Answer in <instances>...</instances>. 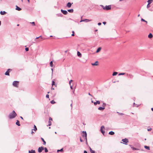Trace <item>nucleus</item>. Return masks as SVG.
Here are the masks:
<instances>
[{
    "label": "nucleus",
    "mask_w": 153,
    "mask_h": 153,
    "mask_svg": "<svg viewBox=\"0 0 153 153\" xmlns=\"http://www.w3.org/2000/svg\"><path fill=\"white\" fill-rule=\"evenodd\" d=\"M144 148L147 149H148L149 150L150 149V148H149V146H144Z\"/></svg>",
    "instance_id": "29"
},
{
    "label": "nucleus",
    "mask_w": 153,
    "mask_h": 153,
    "mask_svg": "<svg viewBox=\"0 0 153 153\" xmlns=\"http://www.w3.org/2000/svg\"><path fill=\"white\" fill-rule=\"evenodd\" d=\"M61 11L64 15H67L68 13L67 11L63 10L62 9L61 10Z\"/></svg>",
    "instance_id": "9"
},
{
    "label": "nucleus",
    "mask_w": 153,
    "mask_h": 153,
    "mask_svg": "<svg viewBox=\"0 0 153 153\" xmlns=\"http://www.w3.org/2000/svg\"><path fill=\"white\" fill-rule=\"evenodd\" d=\"M63 149H62L60 150H58L57 151V152H62L63 151Z\"/></svg>",
    "instance_id": "35"
},
{
    "label": "nucleus",
    "mask_w": 153,
    "mask_h": 153,
    "mask_svg": "<svg viewBox=\"0 0 153 153\" xmlns=\"http://www.w3.org/2000/svg\"><path fill=\"white\" fill-rule=\"evenodd\" d=\"M92 65H98V62L96 61L94 63H93L91 64Z\"/></svg>",
    "instance_id": "13"
},
{
    "label": "nucleus",
    "mask_w": 153,
    "mask_h": 153,
    "mask_svg": "<svg viewBox=\"0 0 153 153\" xmlns=\"http://www.w3.org/2000/svg\"><path fill=\"white\" fill-rule=\"evenodd\" d=\"M39 38V36L38 37H37L36 38V39H38V38Z\"/></svg>",
    "instance_id": "56"
},
{
    "label": "nucleus",
    "mask_w": 153,
    "mask_h": 153,
    "mask_svg": "<svg viewBox=\"0 0 153 153\" xmlns=\"http://www.w3.org/2000/svg\"><path fill=\"white\" fill-rule=\"evenodd\" d=\"M6 13V12L4 11H1L0 12V14L1 15H5Z\"/></svg>",
    "instance_id": "19"
},
{
    "label": "nucleus",
    "mask_w": 153,
    "mask_h": 153,
    "mask_svg": "<svg viewBox=\"0 0 153 153\" xmlns=\"http://www.w3.org/2000/svg\"><path fill=\"white\" fill-rule=\"evenodd\" d=\"M128 76H129V77L130 78H132L133 77V75H132V74H129L128 75Z\"/></svg>",
    "instance_id": "34"
},
{
    "label": "nucleus",
    "mask_w": 153,
    "mask_h": 153,
    "mask_svg": "<svg viewBox=\"0 0 153 153\" xmlns=\"http://www.w3.org/2000/svg\"><path fill=\"white\" fill-rule=\"evenodd\" d=\"M82 136V137H83L84 138H85L86 139L87 134L86 131H83Z\"/></svg>",
    "instance_id": "6"
},
{
    "label": "nucleus",
    "mask_w": 153,
    "mask_h": 153,
    "mask_svg": "<svg viewBox=\"0 0 153 153\" xmlns=\"http://www.w3.org/2000/svg\"><path fill=\"white\" fill-rule=\"evenodd\" d=\"M98 25H101V23L99 22V23H98Z\"/></svg>",
    "instance_id": "49"
},
{
    "label": "nucleus",
    "mask_w": 153,
    "mask_h": 153,
    "mask_svg": "<svg viewBox=\"0 0 153 153\" xmlns=\"http://www.w3.org/2000/svg\"><path fill=\"white\" fill-rule=\"evenodd\" d=\"M114 132L112 131H111L109 132V134L111 135H114Z\"/></svg>",
    "instance_id": "24"
},
{
    "label": "nucleus",
    "mask_w": 153,
    "mask_h": 153,
    "mask_svg": "<svg viewBox=\"0 0 153 153\" xmlns=\"http://www.w3.org/2000/svg\"><path fill=\"white\" fill-rule=\"evenodd\" d=\"M48 123H49L48 126H51V121H49Z\"/></svg>",
    "instance_id": "38"
},
{
    "label": "nucleus",
    "mask_w": 153,
    "mask_h": 153,
    "mask_svg": "<svg viewBox=\"0 0 153 153\" xmlns=\"http://www.w3.org/2000/svg\"><path fill=\"white\" fill-rule=\"evenodd\" d=\"M153 0H148L147 2L149 3V4H150L152 3Z\"/></svg>",
    "instance_id": "28"
},
{
    "label": "nucleus",
    "mask_w": 153,
    "mask_h": 153,
    "mask_svg": "<svg viewBox=\"0 0 153 153\" xmlns=\"http://www.w3.org/2000/svg\"><path fill=\"white\" fill-rule=\"evenodd\" d=\"M25 50L26 51H28L29 50V49L28 48H25Z\"/></svg>",
    "instance_id": "42"
},
{
    "label": "nucleus",
    "mask_w": 153,
    "mask_h": 153,
    "mask_svg": "<svg viewBox=\"0 0 153 153\" xmlns=\"http://www.w3.org/2000/svg\"><path fill=\"white\" fill-rule=\"evenodd\" d=\"M41 139L42 140V141H43V144L45 145L46 143V142L45 141V140H44V139L42 137V138H41Z\"/></svg>",
    "instance_id": "23"
},
{
    "label": "nucleus",
    "mask_w": 153,
    "mask_h": 153,
    "mask_svg": "<svg viewBox=\"0 0 153 153\" xmlns=\"http://www.w3.org/2000/svg\"><path fill=\"white\" fill-rule=\"evenodd\" d=\"M19 84V82L17 81H14L13 83V85L14 86L18 87Z\"/></svg>",
    "instance_id": "2"
},
{
    "label": "nucleus",
    "mask_w": 153,
    "mask_h": 153,
    "mask_svg": "<svg viewBox=\"0 0 153 153\" xmlns=\"http://www.w3.org/2000/svg\"><path fill=\"white\" fill-rule=\"evenodd\" d=\"M103 23L105 25V24H106V22H103Z\"/></svg>",
    "instance_id": "51"
},
{
    "label": "nucleus",
    "mask_w": 153,
    "mask_h": 153,
    "mask_svg": "<svg viewBox=\"0 0 153 153\" xmlns=\"http://www.w3.org/2000/svg\"><path fill=\"white\" fill-rule=\"evenodd\" d=\"M51 70H52V71H53V69H52Z\"/></svg>",
    "instance_id": "64"
},
{
    "label": "nucleus",
    "mask_w": 153,
    "mask_h": 153,
    "mask_svg": "<svg viewBox=\"0 0 153 153\" xmlns=\"http://www.w3.org/2000/svg\"><path fill=\"white\" fill-rule=\"evenodd\" d=\"M68 12H69L70 13H72L73 12L74 10L73 9H71L68 10Z\"/></svg>",
    "instance_id": "26"
},
{
    "label": "nucleus",
    "mask_w": 153,
    "mask_h": 153,
    "mask_svg": "<svg viewBox=\"0 0 153 153\" xmlns=\"http://www.w3.org/2000/svg\"><path fill=\"white\" fill-rule=\"evenodd\" d=\"M52 89L53 90H54V88H53V87H52Z\"/></svg>",
    "instance_id": "58"
},
{
    "label": "nucleus",
    "mask_w": 153,
    "mask_h": 153,
    "mask_svg": "<svg viewBox=\"0 0 153 153\" xmlns=\"http://www.w3.org/2000/svg\"><path fill=\"white\" fill-rule=\"evenodd\" d=\"M35 131H36V130H37V128L36 127V126L35 125H34V129H33Z\"/></svg>",
    "instance_id": "30"
},
{
    "label": "nucleus",
    "mask_w": 153,
    "mask_h": 153,
    "mask_svg": "<svg viewBox=\"0 0 153 153\" xmlns=\"http://www.w3.org/2000/svg\"><path fill=\"white\" fill-rule=\"evenodd\" d=\"M72 82V80H70L69 81V84H70V85H71V82Z\"/></svg>",
    "instance_id": "46"
},
{
    "label": "nucleus",
    "mask_w": 153,
    "mask_h": 153,
    "mask_svg": "<svg viewBox=\"0 0 153 153\" xmlns=\"http://www.w3.org/2000/svg\"><path fill=\"white\" fill-rule=\"evenodd\" d=\"M30 23H31L32 24H33V25H34V26L35 25V23H34V22H30Z\"/></svg>",
    "instance_id": "44"
},
{
    "label": "nucleus",
    "mask_w": 153,
    "mask_h": 153,
    "mask_svg": "<svg viewBox=\"0 0 153 153\" xmlns=\"http://www.w3.org/2000/svg\"><path fill=\"white\" fill-rule=\"evenodd\" d=\"M19 24H18V25H17V26H19Z\"/></svg>",
    "instance_id": "63"
},
{
    "label": "nucleus",
    "mask_w": 153,
    "mask_h": 153,
    "mask_svg": "<svg viewBox=\"0 0 153 153\" xmlns=\"http://www.w3.org/2000/svg\"><path fill=\"white\" fill-rule=\"evenodd\" d=\"M151 110L153 111V108H151Z\"/></svg>",
    "instance_id": "59"
},
{
    "label": "nucleus",
    "mask_w": 153,
    "mask_h": 153,
    "mask_svg": "<svg viewBox=\"0 0 153 153\" xmlns=\"http://www.w3.org/2000/svg\"><path fill=\"white\" fill-rule=\"evenodd\" d=\"M84 153H87V152L86 151H84Z\"/></svg>",
    "instance_id": "52"
},
{
    "label": "nucleus",
    "mask_w": 153,
    "mask_h": 153,
    "mask_svg": "<svg viewBox=\"0 0 153 153\" xmlns=\"http://www.w3.org/2000/svg\"><path fill=\"white\" fill-rule=\"evenodd\" d=\"M20 118H21L22 119H23V117H20Z\"/></svg>",
    "instance_id": "57"
},
{
    "label": "nucleus",
    "mask_w": 153,
    "mask_h": 153,
    "mask_svg": "<svg viewBox=\"0 0 153 153\" xmlns=\"http://www.w3.org/2000/svg\"><path fill=\"white\" fill-rule=\"evenodd\" d=\"M100 101H97L96 102H94V104L96 105L97 104H100Z\"/></svg>",
    "instance_id": "10"
},
{
    "label": "nucleus",
    "mask_w": 153,
    "mask_h": 153,
    "mask_svg": "<svg viewBox=\"0 0 153 153\" xmlns=\"http://www.w3.org/2000/svg\"><path fill=\"white\" fill-rule=\"evenodd\" d=\"M151 130V129H148V131H150Z\"/></svg>",
    "instance_id": "53"
},
{
    "label": "nucleus",
    "mask_w": 153,
    "mask_h": 153,
    "mask_svg": "<svg viewBox=\"0 0 153 153\" xmlns=\"http://www.w3.org/2000/svg\"><path fill=\"white\" fill-rule=\"evenodd\" d=\"M55 82L54 81H53L52 82V86L53 85H55Z\"/></svg>",
    "instance_id": "36"
},
{
    "label": "nucleus",
    "mask_w": 153,
    "mask_h": 153,
    "mask_svg": "<svg viewBox=\"0 0 153 153\" xmlns=\"http://www.w3.org/2000/svg\"><path fill=\"white\" fill-rule=\"evenodd\" d=\"M125 74V73H120L119 74V75H124Z\"/></svg>",
    "instance_id": "41"
},
{
    "label": "nucleus",
    "mask_w": 153,
    "mask_h": 153,
    "mask_svg": "<svg viewBox=\"0 0 153 153\" xmlns=\"http://www.w3.org/2000/svg\"><path fill=\"white\" fill-rule=\"evenodd\" d=\"M131 148L133 150H137L138 149L136 148L133 147H131Z\"/></svg>",
    "instance_id": "37"
},
{
    "label": "nucleus",
    "mask_w": 153,
    "mask_h": 153,
    "mask_svg": "<svg viewBox=\"0 0 153 153\" xmlns=\"http://www.w3.org/2000/svg\"><path fill=\"white\" fill-rule=\"evenodd\" d=\"M77 56L79 57H81L82 56L81 53L79 51H77Z\"/></svg>",
    "instance_id": "20"
},
{
    "label": "nucleus",
    "mask_w": 153,
    "mask_h": 153,
    "mask_svg": "<svg viewBox=\"0 0 153 153\" xmlns=\"http://www.w3.org/2000/svg\"><path fill=\"white\" fill-rule=\"evenodd\" d=\"M35 151L34 150H31L30 151H29V153H35Z\"/></svg>",
    "instance_id": "15"
},
{
    "label": "nucleus",
    "mask_w": 153,
    "mask_h": 153,
    "mask_svg": "<svg viewBox=\"0 0 153 153\" xmlns=\"http://www.w3.org/2000/svg\"><path fill=\"white\" fill-rule=\"evenodd\" d=\"M90 150L91 153H95V151L93 150L90 147Z\"/></svg>",
    "instance_id": "25"
},
{
    "label": "nucleus",
    "mask_w": 153,
    "mask_h": 153,
    "mask_svg": "<svg viewBox=\"0 0 153 153\" xmlns=\"http://www.w3.org/2000/svg\"><path fill=\"white\" fill-rule=\"evenodd\" d=\"M52 118L51 117H50L49 119V120L50 121H51V120H52Z\"/></svg>",
    "instance_id": "48"
},
{
    "label": "nucleus",
    "mask_w": 153,
    "mask_h": 153,
    "mask_svg": "<svg viewBox=\"0 0 153 153\" xmlns=\"http://www.w3.org/2000/svg\"><path fill=\"white\" fill-rule=\"evenodd\" d=\"M105 109V108L102 107H99L98 108V109L100 110H103Z\"/></svg>",
    "instance_id": "21"
},
{
    "label": "nucleus",
    "mask_w": 153,
    "mask_h": 153,
    "mask_svg": "<svg viewBox=\"0 0 153 153\" xmlns=\"http://www.w3.org/2000/svg\"><path fill=\"white\" fill-rule=\"evenodd\" d=\"M16 9L17 10H18V11H20L22 9L20 8V7H19L18 6H16Z\"/></svg>",
    "instance_id": "18"
},
{
    "label": "nucleus",
    "mask_w": 153,
    "mask_h": 153,
    "mask_svg": "<svg viewBox=\"0 0 153 153\" xmlns=\"http://www.w3.org/2000/svg\"><path fill=\"white\" fill-rule=\"evenodd\" d=\"M101 49L102 48L100 47L98 48L96 51V53H98L101 50Z\"/></svg>",
    "instance_id": "11"
},
{
    "label": "nucleus",
    "mask_w": 153,
    "mask_h": 153,
    "mask_svg": "<svg viewBox=\"0 0 153 153\" xmlns=\"http://www.w3.org/2000/svg\"><path fill=\"white\" fill-rule=\"evenodd\" d=\"M10 70V69H8L7 71L5 72V74L6 75H9V71Z\"/></svg>",
    "instance_id": "16"
},
{
    "label": "nucleus",
    "mask_w": 153,
    "mask_h": 153,
    "mask_svg": "<svg viewBox=\"0 0 153 153\" xmlns=\"http://www.w3.org/2000/svg\"><path fill=\"white\" fill-rule=\"evenodd\" d=\"M53 65V62H52V61H51L50 63V66L51 67H52Z\"/></svg>",
    "instance_id": "31"
},
{
    "label": "nucleus",
    "mask_w": 153,
    "mask_h": 153,
    "mask_svg": "<svg viewBox=\"0 0 153 153\" xmlns=\"http://www.w3.org/2000/svg\"><path fill=\"white\" fill-rule=\"evenodd\" d=\"M91 21V20H89L88 19H84L83 20H81L80 21V22H90Z\"/></svg>",
    "instance_id": "8"
},
{
    "label": "nucleus",
    "mask_w": 153,
    "mask_h": 153,
    "mask_svg": "<svg viewBox=\"0 0 153 153\" xmlns=\"http://www.w3.org/2000/svg\"><path fill=\"white\" fill-rule=\"evenodd\" d=\"M16 125H17V126H20V124L19 121L18 120H17V121L16 123Z\"/></svg>",
    "instance_id": "22"
},
{
    "label": "nucleus",
    "mask_w": 153,
    "mask_h": 153,
    "mask_svg": "<svg viewBox=\"0 0 153 153\" xmlns=\"http://www.w3.org/2000/svg\"><path fill=\"white\" fill-rule=\"evenodd\" d=\"M39 38H40L42 39V40H38V41H37L38 42H40V41H41L42 40H45V39H46L45 38H43L42 36H39Z\"/></svg>",
    "instance_id": "12"
},
{
    "label": "nucleus",
    "mask_w": 153,
    "mask_h": 153,
    "mask_svg": "<svg viewBox=\"0 0 153 153\" xmlns=\"http://www.w3.org/2000/svg\"><path fill=\"white\" fill-rule=\"evenodd\" d=\"M104 129L105 127L104 126H102L101 127L100 129V131L102 133V134L104 135V133H105V131H104Z\"/></svg>",
    "instance_id": "4"
},
{
    "label": "nucleus",
    "mask_w": 153,
    "mask_h": 153,
    "mask_svg": "<svg viewBox=\"0 0 153 153\" xmlns=\"http://www.w3.org/2000/svg\"><path fill=\"white\" fill-rule=\"evenodd\" d=\"M51 102L52 104H54L55 103V102L54 100H52L51 101Z\"/></svg>",
    "instance_id": "39"
},
{
    "label": "nucleus",
    "mask_w": 153,
    "mask_h": 153,
    "mask_svg": "<svg viewBox=\"0 0 153 153\" xmlns=\"http://www.w3.org/2000/svg\"><path fill=\"white\" fill-rule=\"evenodd\" d=\"M141 21H142L146 22V23H147V21H146L144 19H141Z\"/></svg>",
    "instance_id": "32"
},
{
    "label": "nucleus",
    "mask_w": 153,
    "mask_h": 153,
    "mask_svg": "<svg viewBox=\"0 0 153 153\" xmlns=\"http://www.w3.org/2000/svg\"><path fill=\"white\" fill-rule=\"evenodd\" d=\"M71 6V4L70 2H68L67 5V6L68 7H70Z\"/></svg>",
    "instance_id": "14"
},
{
    "label": "nucleus",
    "mask_w": 153,
    "mask_h": 153,
    "mask_svg": "<svg viewBox=\"0 0 153 153\" xmlns=\"http://www.w3.org/2000/svg\"><path fill=\"white\" fill-rule=\"evenodd\" d=\"M120 115H123V113H120Z\"/></svg>",
    "instance_id": "54"
},
{
    "label": "nucleus",
    "mask_w": 153,
    "mask_h": 153,
    "mask_svg": "<svg viewBox=\"0 0 153 153\" xmlns=\"http://www.w3.org/2000/svg\"><path fill=\"white\" fill-rule=\"evenodd\" d=\"M153 35L151 33H150L148 35V37L149 38H151L152 37Z\"/></svg>",
    "instance_id": "17"
},
{
    "label": "nucleus",
    "mask_w": 153,
    "mask_h": 153,
    "mask_svg": "<svg viewBox=\"0 0 153 153\" xmlns=\"http://www.w3.org/2000/svg\"><path fill=\"white\" fill-rule=\"evenodd\" d=\"M44 149H45V152H48V150L46 148H45Z\"/></svg>",
    "instance_id": "33"
},
{
    "label": "nucleus",
    "mask_w": 153,
    "mask_h": 153,
    "mask_svg": "<svg viewBox=\"0 0 153 153\" xmlns=\"http://www.w3.org/2000/svg\"><path fill=\"white\" fill-rule=\"evenodd\" d=\"M122 141L125 144H126L128 142V139L125 138L124 139H123L122 140Z\"/></svg>",
    "instance_id": "7"
},
{
    "label": "nucleus",
    "mask_w": 153,
    "mask_h": 153,
    "mask_svg": "<svg viewBox=\"0 0 153 153\" xmlns=\"http://www.w3.org/2000/svg\"><path fill=\"white\" fill-rule=\"evenodd\" d=\"M17 114L14 111H13L10 115V119L14 118Z\"/></svg>",
    "instance_id": "1"
},
{
    "label": "nucleus",
    "mask_w": 153,
    "mask_h": 153,
    "mask_svg": "<svg viewBox=\"0 0 153 153\" xmlns=\"http://www.w3.org/2000/svg\"><path fill=\"white\" fill-rule=\"evenodd\" d=\"M46 97L47 98H49V95L48 94H47L46 95Z\"/></svg>",
    "instance_id": "47"
},
{
    "label": "nucleus",
    "mask_w": 153,
    "mask_h": 153,
    "mask_svg": "<svg viewBox=\"0 0 153 153\" xmlns=\"http://www.w3.org/2000/svg\"><path fill=\"white\" fill-rule=\"evenodd\" d=\"M72 33H72V34L71 36H74V31H72Z\"/></svg>",
    "instance_id": "45"
},
{
    "label": "nucleus",
    "mask_w": 153,
    "mask_h": 153,
    "mask_svg": "<svg viewBox=\"0 0 153 153\" xmlns=\"http://www.w3.org/2000/svg\"><path fill=\"white\" fill-rule=\"evenodd\" d=\"M80 141L81 142H82V139L80 138Z\"/></svg>",
    "instance_id": "55"
},
{
    "label": "nucleus",
    "mask_w": 153,
    "mask_h": 153,
    "mask_svg": "<svg viewBox=\"0 0 153 153\" xmlns=\"http://www.w3.org/2000/svg\"><path fill=\"white\" fill-rule=\"evenodd\" d=\"M88 94H89V95L91 96V94H90V93H89Z\"/></svg>",
    "instance_id": "60"
},
{
    "label": "nucleus",
    "mask_w": 153,
    "mask_h": 153,
    "mask_svg": "<svg viewBox=\"0 0 153 153\" xmlns=\"http://www.w3.org/2000/svg\"><path fill=\"white\" fill-rule=\"evenodd\" d=\"M31 133H32V134H33V133H34V132L33 131H32Z\"/></svg>",
    "instance_id": "61"
},
{
    "label": "nucleus",
    "mask_w": 153,
    "mask_h": 153,
    "mask_svg": "<svg viewBox=\"0 0 153 153\" xmlns=\"http://www.w3.org/2000/svg\"><path fill=\"white\" fill-rule=\"evenodd\" d=\"M103 8L105 10H108L111 9V5L106 6Z\"/></svg>",
    "instance_id": "3"
},
{
    "label": "nucleus",
    "mask_w": 153,
    "mask_h": 153,
    "mask_svg": "<svg viewBox=\"0 0 153 153\" xmlns=\"http://www.w3.org/2000/svg\"><path fill=\"white\" fill-rule=\"evenodd\" d=\"M150 7V4H149V3L148 4L147 6V8H149Z\"/></svg>",
    "instance_id": "43"
},
{
    "label": "nucleus",
    "mask_w": 153,
    "mask_h": 153,
    "mask_svg": "<svg viewBox=\"0 0 153 153\" xmlns=\"http://www.w3.org/2000/svg\"><path fill=\"white\" fill-rule=\"evenodd\" d=\"M70 88H71V89H73V87H72V86H71V85H70Z\"/></svg>",
    "instance_id": "50"
},
{
    "label": "nucleus",
    "mask_w": 153,
    "mask_h": 153,
    "mask_svg": "<svg viewBox=\"0 0 153 153\" xmlns=\"http://www.w3.org/2000/svg\"><path fill=\"white\" fill-rule=\"evenodd\" d=\"M44 149V148L43 147L41 146L39 147L38 149V152L39 153L41 152Z\"/></svg>",
    "instance_id": "5"
},
{
    "label": "nucleus",
    "mask_w": 153,
    "mask_h": 153,
    "mask_svg": "<svg viewBox=\"0 0 153 153\" xmlns=\"http://www.w3.org/2000/svg\"><path fill=\"white\" fill-rule=\"evenodd\" d=\"M105 106H106V104L105 103H103V104L102 105V106L103 107H102L105 108Z\"/></svg>",
    "instance_id": "40"
},
{
    "label": "nucleus",
    "mask_w": 153,
    "mask_h": 153,
    "mask_svg": "<svg viewBox=\"0 0 153 153\" xmlns=\"http://www.w3.org/2000/svg\"><path fill=\"white\" fill-rule=\"evenodd\" d=\"M27 1H28V2H30V0H27Z\"/></svg>",
    "instance_id": "62"
},
{
    "label": "nucleus",
    "mask_w": 153,
    "mask_h": 153,
    "mask_svg": "<svg viewBox=\"0 0 153 153\" xmlns=\"http://www.w3.org/2000/svg\"><path fill=\"white\" fill-rule=\"evenodd\" d=\"M118 74V73L117 72H113V73L112 74V75L113 76H115L117 75Z\"/></svg>",
    "instance_id": "27"
}]
</instances>
